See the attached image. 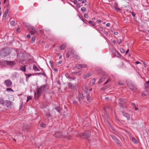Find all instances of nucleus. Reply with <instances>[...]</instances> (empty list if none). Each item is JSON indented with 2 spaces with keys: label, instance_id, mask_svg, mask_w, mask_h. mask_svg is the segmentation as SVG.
Here are the masks:
<instances>
[{
  "label": "nucleus",
  "instance_id": "a211bd4d",
  "mask_svg": "<svg viewBox=\"0 0 149 149\" xmlns=\"http://www.w3.org/2000/svg\"><path fill=\"white\" fill-rule=\"evenodd\" d=\"M149 95V91H145V92H143L142 93V95L144 96L146 95Z\"/></svg>",
  "mask_w": 149,
  "mask_h": 149
},
{
  "label": "nucleus",
  "instance_id": "f704fd0d",
  "mask_svg": "<svg viewBox=\"0 0 149 149\" xmlns=\"http://www.w3.org/2000/svg\"><path fill=\"white\" fill-rule=\"evenodd\" d=\"M79 16V18H80L81 19V20H82V21L84 22L85 24H87V23H86V21H87L86 19H83V18H81V16Z\"/></svg>",
  "mask_w": 149,
  "mask_h": 149
},
{
  "label": "nucleus",
  "instance_id": "2f4dec72",
  "mask_svg": "<svg viewBox=\"0 0 149 149\" xmlns=\"http://www.w3.org/2000/svg\"><path fill=\"white\" fill-rule=\"evenodd\" d=\"M104 80V79L103 78V77L100 79L98 82V83L99 84H101Z\"/></svg>",
  "mask_w": 149,
  "mask_h": 149
},
{
  "label": "nucleus",
  "instance_id": "bb28decb",
  "mask_svg": "<svg viewBox=\"0 0 149 149\" xmlns=\"http://www.w3.org/2000/svg\"><path fill=\"white\" fill-rule=\"evenodd\" d=\"M86 98L88 102H90V95L89 94H88L86 96Z\"/></svg>",
  "mask_w": 149,
  "mask_h": 149
},
{
  "label": "nucleus",
  "instance_id": "e2e57ef3",
  "mask_svg": "<svg viewBox=\"0 0 149 149\" xmlns=\"http://www.w3.org/2000/svg\"><path fill=\"white\" fill-rule=\"evenodd\" d=\"M118 83L119 84L122 86H123L124 85V84L121 81H119Z\"/></svg>",
  "mask_w": 149,
  "mask_h": 149
},
{
  "label": "nucleus",
  "instance_id": "f3484780",
  "mask_svg": "<svg viewBox=\"0 0 149 149\" xmlns=\"http://www.w3.org/2000/svg\"><path fill=\"white\" fill-rule=\"evenodd\" d=\"M82 89L83 91L86 93H87L88 91V89L87 88V86L85 85L84 86L82 87Z\"/></svg>",
  "mask_w": 149,
  "mask_h": 149
},
{
  "label": "nucleus",
  "instance_id": "c03bdc74",
  "mask_svg": "<svg viewBox=\"0 0 149 149\" xmlns=\"http://www.w3.org/2000/svg\"><path fill=\"white\" fill-rule=\"evenodd\" d=\"M6 90L7 91H13V92H14V91H13V89H12L11 88H7L6 89Z\"/></svg>",
  "mask_w": 149,
  "mask_h": 149
},
{
  "label": "nucleus",
  "instance_id": "de8ad7c7",
  "mask_svg": "<svg viewBox=\"0 0 149 149\" xmlns=\"http://www.w3.org/2000/svg\"><path fill=\"white\" fill-rule=\"evenodd\" d=\"M107 74H104L103 75L102 78L103 77V78L104 79V80L107 77Z\"/></svg>",
  "mask_w": 149,
  "mask_h": 149
},
{
  "label": "nucleus",
  "instance_id": "3c124183",
  "mask_svg": "<svg viewBox=\"0 0 149 149\" xmlns=\"http://www.w3.org/2000/svg\"><path fill=\"white\" fill-rule=\"evenodd\" d=\"M110 80H111V79L110 78L108 79V80H107V81L104 83V85H106L110 81Z\"/></svg>",
  "mask_w": 149,
  "mask_h": 149
},
{
  "label": "nucleus",
  "instance_id": "b1692460",
  "mask_svg": "<svg viewBox=\"0 0 149 149\" xmlns=\"http://www.w3.org/2000/svg\"><path fill=\"white\" fill-rule=\"evenodd\" d=\"M145 91H149V85L148 84H145Z\"/></svg>",
  "mask_w": 149,
  "mask_h": 149
},
{
  "label": "nucleus",
  "instance_id": "c756f323",
  "mask_svg": "<svg viewBox=\"0 0 149 149\" xmlns=\"http://www.w3.org/2000/svg\"><path fill=\"white\" fill-rule=\"evenodd\" d=\"M131 104L132 107L134 108L135 110H138V108L136 107L135 104L134 103H131Z\"/></svg>",
  "mask_w": 149,
  "mask_h": 149
},
{
  "label": "nucleus",
  "instance_id": "7ed1b4c3",
  "mask_svg": "<svg viewBox=\"0 0 149 149\" xmlns=\"http://www.w3.org/2000/svg\"><path fill=\"white\" fill-rule=\"evenodd\" d=\"M126 83L128 87L130 90L134 92L137 91V87L135 84L132 81L128 79L126 81Z\"/></svg>",
  "mask_w": 149,
  "mask_h": 149
},
{
  "label": "nucleus",
  "instance_id": "6e6552de",
  "mask_svg": "<svg viewBox=\"0 0 149 149\" xmlns=\"http://www.w3.org/2000/svg\"><path fill=\"white\" fill-rule=\"evenodd\" d=\"M12 102L9 100H6L5 103L4 105L5 107L9 108L10 107Z\"/></svg>",
  "mask_w": 149,
  "mask_h": 149
},
{
  "label": "nucleus",
  "instance_id": "9d476101",
  "mask_svg": "<svg viewBox=\"0 0 149 149\" xmlns=\"http://www.w3.org/2000/svg\"><path fill=\"white\" fill-rule=\"evenodd\" d=\"M119 104L121 106L125 105L126 103V100L122 98H120L119 99Z\"/></svg>",
  "mask_w": 149,
  "mask_h": 149
},
{
  "label": "nucleus",
  "instance_id": "69168bd1",
  "mask_svg": "<svg viewBox=\"0 0 149 149\" xmlns=\"http://www.w3.org/2000/svg\"><path fill=\"white\" fill-rule=\"evenodd\" d=\"M142 62L143 63V64L144 65V67H146V63L145 62H144L143 61H142Z\"/></svg>",
  "mask_w": 149,
  "mask_h": 149
},
{
  "label": "nucleus",
  "instance_id": "5fc2aeb1",
  "mask_svg": "<svg viewBox=\"0 0 149 149\" xmlns=\"http://www.w3.org/2000/svg\"><path fill=\"white\" fill-rule=\"evenodd\" d=\"M115 120H116L118 122H120V120H119V119L117 117H115Z\"/></svg>",
  "mask_w": 149,
  "mask_h": 149
},
{
  "label": "nucleus",
  "instance_id": "f257e3e1",
  "mask_svg": "<svg viewBox=\"0 0 149 149\" xmlns=\"http://www.w3.org/2000/svg\"><path fill=\"white\" fill-rule=\"evenodd\" d=\"M11 53V48L8 47H5L0 50V57L5 58L9 55Z\"/></svg>",
  "mask_w": 149,
  "mask_h": 149
},
{
  "label": "nucleus",
  "instance_id": "79ce46f5",
  "mask_svg": "<svg viewBox=\"0 0 149 149\" xmlns=\"http://www.w3.org/2000/svg\"><path fill=\"white\" fill-rule=\"evenodd\" d=\"M40 125L41 127H44L46 126V124H45L43 123H42L40 124Z\"/></svg>",
  "mask_w": 149,
  "mask_h": 149
},
{
  "label": "nucleus",
  "instance_id": "8fccbe9b",
  "mask_svg": "<svg viewBox=\"0 0 149 149\" xmlns=\"http://www.w3.org/2000/svg\"><path fill=\"white\" fill-rule=\"evenodd\" d=\"M82 65V68H86L87 65L86 64H81Z\"/></svg>",
  "mask_w": 149,
  "mask_h": 149
},
{
  "label": "nucleus",
  "instance_id": "1a4fd4ad",
  "mask_svg": "<svg viewBox=\"0 0 149 149\" xmlns=\"http://www.w3.org/2000/svg\"><path fill=\"white\" fill-rule=\"evenodd\" d=\"M55 136L58 138H60L62 136H63L64 137L66 138V137L65 136H63V133L62 132H56L55 133Z\"/></svg>",
  "mask_w": 149,
  "mask_h": 149
},
{
  "label": "nucleus",
  "instance_id": "864d4df0",
  "mask_svg": "<svg viewBox=\"0 0 149 149\" xmlns=\"http://www.w3.org/2000/svg\"><path fill=\"white\" fill-rule=\"evenodd\" d=\"M15 21H10V24L11 25H13L15 24Z\"/></svg>",
  "mask_w": 149,
  "mask_h": 149
},
{
  "label": "nucleus",
  "instance_id": "603ef678",
  "mask_svg": "<svg viewBox=\"0 0 149 149\" xmlns=\"http://www.w3.org/2000/svg\"><path fill=\"white\" fill-rule=\"evenodd\" d=\"M73 103L75 105H77V102L75 100H74L73 101Z\"/></svg>",
  "mask_w": 149,
  "mask_h": 149
},
{
  "label": "nucleus",
  "instance_id": "6e6d98bb",
  "mask_svg": "<svg viewBox=\"0 0 149 149\" xmlns=\"http://www.w3.org/2000/svg\"><path fill=\"white\" fill-rule=\"evenodd\" d=\"M49 63H50V64H51V66L52 67L53 66V61H49Z\"/></svg>",
  "mask_w": 149,
  "mask_h": 149
},
{
  "label": "nucleus",
  "instance_id": "ea45409f",
  "mask_svg": "<svg viewBox=\"0 0 149 149\" xmlns=\"http://www.w3.org/2000/svg\"><path fill=\"white\" fill-rule=\"evenodd\" d=\"M60 108L59 107H57L55 108V110L59 113H60Z\"/></svg>",
  "mask_w": 149,
  "mask_h": 149
},
{
  "label": "nucleus",
  "instance_id": "20e7f679",
  "mask_svg": "<svg viewBox=\"0 0 149 149\" xmlns=\"http://www.w3.org/2000/svg\"><path fill=\"white\" fill-rule=\"evenodd\" d=\"M90 133L89 132H85L81 134L78 133L77 136L78 137H79L82 138L83 136L84 138H88L90 136Z\"/></svg>",
  "mask_w": 149,
  "mask_h": 149
},
{
  "label": "nucleus",
  "instance_id": "a18cd8bd",
  "mask_svg": "<svg viewBox=\"0 0 149 149\" xmlns=\"http://www.w3.org/2000/svg\"><path fill=\"white\" fill-rule=\"evenodd\" d=\"M31 75V74H25L26 77L27 78H28L29 77H30Z\"/></svg>",
  "mask_w": 149,
  "mask_h": 149
},
{
  "label": "nucleus",
  "instance_id": "423d86ee",
  "mask_svg": "<svg viewBox=\"0 0 149 149\" xmlns=\"http://www.w3.org/2000/svg\"><path fill=\"white\" fill-rule=\"evenodd\" d=\"M30 31L31 34V35H33L35 33H36L37 29H35L33 26H31L28 29Z\"/></svg>",
  "mask_w": 149,
  "mask_h": 149
},
{
  "label": "nucleus",
  "instance_id": "4c0bfd02",
  "mask_svg": "<svg viewBox=\"0 0 149 149\" xmlns=\"http://www.w3.org/2000/svg\"><path fill=\"white\" fill-rule=\"evenodd\" d=\"M120 51L121 53H123L125 52V50L124 49L121 48L120 49Z\"/></svg>",
  "mask_w": 149,
  "mask_h": 149
},
{
  "label": "nucleus",
  "instance_id": "72a5a7b5",
  "mask_svg": "<svg viewBox=\"0 0 149 149\" xmlns=\"http://www.w3.org/2000/svg\"><path fill=\"white\" fill-rule=\"evenodd\" d=\"M20 69L23 72H24L26 71V68L25 66H23L21 67Z\"/></svg>",
  "mask_w": 149,
  "mask_h": 149
},
{
  "label": "nucleus",
  "instance_id": "cd10ccee",
  "mask_svg": "<svg viewBox=\"0 0 149 149\" xmlns=\"http://www.w3.org/2000/svg\"><path fill=\"white\" fill-rule=\"evenodd\" d=\"M33 69L35 71H39V70L37 68V66L35 65H34L33 66Z\"/></svg>",
  "mask_w": 149,
  "mask_h": 149
},
{
  "label": "nucleus",
  "instance_id": "4d7b16f0",
  "mask_svg": "<svg viewBox=\"0 0 149 149\" xmlns=\"http://www.w3.org/2000/svg\"><path fill=\"white\" fill-rule=\"evenodd\" d=\"M23 129H24L25 130H26V129H27L28 128V127H27L25 125H24L23 126Z\"/></svg>",
  "mask_w": 149,
  "mask_h": 149
},
{
  "label": "nucleus",
  "instance_id": "774afa93",
  "mask_svg": "<svg viewBox=\"0 0 149 149\" xmlns=\"http://www.w3.org/2000/svg\"><path fill=\"white\" fill-rule=\"evenodd\" d=\"M132 16L134 17L135 16V14L133 12L132 13Z\"/></svg>",
  "mask_w": 149,
  "mask_h": 149
},
{
  "label": "nucleus",
  "instance_id": "49530a36",
  "mask_svg": "<svg viewBox=\"0 0 149 149\" xmlns=\"http://www.w3.org/2000/svg\"><path fill=\"white\" fill-rule=\"evenodd\" d=\"M65 77H66L67 78H68V79H70V78H70V77H69V74H68V73H66L65 74Z\"/></svg>",
  "mask_w": 149,
  "mask_h": 149
},
{
  "label": "nucleus",
  "instance_id": "58836bf2",
  "mask_svg": "<svg viewBox=\"0 0 149 149\" xmlns=\"http://www.w3.org/2000/svg\"><path fill=\"white\" fill-rule=\"evenodd\" d=\"M86 9L85 7H82L81 8V10L82 12H84L86 11Z\"/></svg>",
  "mask_w": 149,
  "mask_h": 149
},
{
  "label": "nucleus",
  "instance_id": "f8f14e48",
  "mask_svg": "<svg viewBox=\"0 0 149 149\" xmlns=\"http://www.w3.org/2000/svg\"><path fill=\"white\" fill-rule=\"evenodd\" d=\"M122 112L123 116L126 117L128 120H130V116L129 114L123 111H122Z\"/></svg>",
  "mask_w": 149,
  "mask_h": 149
},
{
  "label": "nucleus",
  "instance_id": "a878e982",
  "mask_svg": "<svg viewBox=\"0 0 149 149\" xmlns=\"http://www.w3.org/2000/svg\"><path fill=\"white\" fill-rule=\"evenodd\" d=\"M73 56L75 58L77 59V60H78L80 59V57L79 56L76 54H75Z\"/></svg>",
  "mask_w": 149,
  "mask_h": 149
},
{
  "label": "nucleus",
  "instance_id": "2eb2a0df",
  "mask_svg": "<svg viewBox=\"0 0 149 149\" xmlns=\"http://www.w3.org/2000/svg\"><path fill=\"white\" fill-rule=\"evenodd\" d=\"M6 100H4L2 98H0V104L4 106Z\"/></svg>",
  "mask_w": 149,
  "mask_h": 149
},
{
  "label": "nucleus",
  "instance_id": "13d9d810",
  "mask_svg": "<svg viewBox=\"0 0 149 149\" xmlns=\"http://www.w3.org/2000/svg\"><path fill=\"white\" fill-rule=\"evenodd\" d=\"M70 53H69L68 52L67 53V54H66V57L67 58H68L69 56H70Z\"/></svg>",
  "mask_w": 149,
  "mask_h": 149
},
{
  "label": "nucleus",
  "instance_id": "bf43d9fd",
  "mask_svg": "<svg viewBox=\"0 0 149 149\" xmlns=\"http://www.w3.org/2000/svg\"><path fill=\"white\" fill-rule=\"evenodd\" d=\"M76 7L78 8H80V7H81V6H80V4H79V3H77V5H76Z\"/></svg>",
  "mask_w": 149,
  "mask_h": 149
},
{
  "label": "nucleus",
  "instance_id": "473e14b6",
  "mask_svg": "<svg viewBox=\"0 0 149 149\" xmlns=\"http://www.w3.org/2000/svg\"><path fill=\"white\" fill-rule=\"evenodd\" d=\"M8 9H6V10L5 11V13L4 14L3 16L4 17H6L7 15L8 14Z\"/></svg>",
  "mask_w": 149,
  "mask_h": 149
},
{
  "label": "nucleus",
  "instance_id": "9b49d317",
  "mask_svg": "<svg viewBox=\"0 0 149 149\" xmlns=\"http://www.w3.org/2000/svg\"><path fill=\"white\" fill-rule=\"evenodd\" d=\"M7 65L9 66H13L15 64V62L14 61H5Z\"/></svg>",
  "mask_w": 149,
  "mask_h": 149
},
{
  "label": "nucleus",
  "instance_id": "ddd939ff",
  "mask_svg": "<svg viewBox=\"0 0 149 149\" xmlns=\"http://www.w3.org/2000/svg\"><path fill=\"white\" fill-rule=\"evenodd\" d=\"M113 54L115 56L118 58H119L121 57V55L119 53V52L117 51H116Z\"/></svg>",
  "mask_w": 149,
  "mask_h": 149
},
{
  "label": "nucleus",
  "instance_id": "f03ea898",
  "mask_svg": "<svg viewBox=\"0 0 149 149\" xmlns=\"http://www.w3.org/2000/svg\"><path fill=\"white\" fill-rule=\"evenodd\" d=\"M46 87L47 85H42L40 88H37V93H35L34 95L35 99L37 100L38 98L42 92L45 90Z\"/></svg>",
  "mask_w": 149,
  "mask_h": 149
},
{
  "label": "nucleus",
  "instance_id": "052dcab7",
  "mask_svg": "<svg viewBox=\"0 0 149 149\" xmlns=\"http://www.w3.org/2000/svg\"><path fill=\"white\" fill-rule=\"evenodd\" d=\"M118 42L119 45H120L121 42V39H118Z\"/></svg>",
  "mask_w": 149,
  "mask_h": 149
},
{
  "label": "nucleus",
  "instance_id": "4be33fe9",
  "mask_svg": "<svg viewBox=\"0 0 149 149\" xmlns=\"http://www.w3.org/2000/svg\"><path fill=\"white\" fill-rule=\"evenodd\" d=\"M75 68L79 70L82 68V65L81 64H77L76 65Z\"/></svg>",
  "mask_w": 149,
  "mask_h": 149
},
{
  "label": "nucleus",
  "instance_id": "39448f33",
  "mask_svg": "<svg viewBox=\"0 0 149 149\" xmlns=\"http://www.w3.org/2000/svg\"><path fill=\"white\" fill-rule=\"evenodd\" d=\"M111 137L114 141L115 142L118 144L120 146H122V144L121 143L120 141L117 139L115 136H114L113 135L111 134L110 135Z\"/></svg>",
  "mask_w": 149,
  "mask_h": 149
},
{
  "label": "nucleus",
  "instance_id": "338daca9",
  "mask_svg": "<svg viewBox=\"0 0 149 149\" xmlns=\"http://www.w3.org/2000/svg\"><path fill=\"white\" fill-rule=\"evenodd\" d=\"M62 61H59L57 63V65H59L61 63H62Z\"/></svg>",
  "mask_w": 149,
  "mask_h": 149
},
{
  "label": "nucleus",
  "instance_id": "6ab92c4d",
  "mask_svg": "<svg viewBox=\"0 0 149 149\" xmlns=\"http://www.w3.org/2000/svg\"><path fill=\"white\" fill-rule=\"evenodd\" d=\"M66 46V44L65 43H64L62 44L61 46L60 47V48L61 49V50H64Z\"/></svg>",
  "mask_w": 149,
  "mask_h": 149
},
{
  "label": "nucleus",
  "instance_id": "e433bc0d",
  "mask_svg": "<svg viewBox=\"0 0 149 149\" xmlns=\"http://www.w3.org/2000/svg\"><path fill=\"white\" fill-rule=\"evenodd\" d=\"M32 99V97L30 96H27V99L26 100V102H28L29 101L31 100Z\"/></svg>",
  "mask_w": 149,
  "mask_h": 149
},
{
  "label": "nucleus",
  "instance_id": "393cba45",
  "mask_svg": "<svg viewBox=\"0 0 149 149\" xmlns=\"http://www.w3.org/2000/svg\"><path fill=\"white\" fill-rule=\"evenodd\" d=\"M83 95L81 94H80L78 95V97L79 98V100L80 102H81V100L82 99V97L83 96Z\"/></svg>",
  "mask_w": 149,
  "mask_h": 149
},
{
  "label": "nucleus",
  "instance_id": "5701e85b",
  "mask_svg": "<svg viewBox=\"0 0 149 149\" xmlns=\"http://www.w3.org/2000/svg\"><path fill=\"white\" fill-rule=\"evenodd\" d=\"M95 81L94 79H92L90 81V84L91 85H93L95 82Z\"/></svg>",
  "mask_w": 149,
  "mask_h": 149
},
{
  "label": "nucleus",
  "instance_id": "c85d7f7f",
  "mask_svg": "<svg viewBox=\"0 0 149 149\" xmlns=\"http://www.w3.org/2000/svg\"><path fill=\"white\" fill-rule=\"evenodd\" d=\"M115 4L116 5V6L117 5V3H115ZM114 8L117 11H119L120 10V9L119 8L116 7V6H115L114 7Z\"/></svg>",
  "mask_w": 149,
  "mask_h": 149
},
{
  "label": "nucleus",
  "instance_id": "680f3d73",
  "mask_svg": "<svg viewBox=\"0 0 149 149\" xmlns=\"http://www.w3.org/2000/svg\"><path fill=\"white\" fill-rule=\"evenodd\" d=\"M84 17L86 18H87L88 17V16L87 14H85L84 15Z\"/></svg>",
  "mask_w": 149,
  "mask_h": 149
},
{
  "label": "nucleus",
  "instance_id": "dca6fc26",
  "mask_svg": "<svg viewBox=\"0 0 149 149\" xmlns=\"http://www.w3.org/2000/svg\"><path fill=\"white\" fill-rule=\"evenodd\" d=\"M110 50L113 54L116 52V51L115 48L113 46H112L111 48L110 49Z\"/></svg>",
  "mask_w": 149,
  "mask_h": 149
},
{
  "label": "nucleus",
  "instance_id": "4468645a",
  "mask_svg": "<svg viewBox=\"0 0 149 149\" xmlns=\"http://www.w3.org/2000/svg\"><path fill=\"white\" fill-rule=\"evenodd\" d=\"M68 52L70 54H72V55H74L75 54V53L74 50L72 49H70L68 51Z\"/></svg>",
  "mask_w": 149,
  "mask_h": 149
},
{
  "label": "nucleus",
  "instance_id": "09e8293b",
  "mask_svg": "<svg viewBox=\"0 0 149 149\" xmlns=\"http://www.w3.org/2000/svg\"><path fill=\"white\" fill-rule=\"evenodd\" d=\"M45 115L48 118H49L51 116L49 112L46 113Z\"/></svg>",
  "mask_w": 149,
  "mask_h": 149
},
{
  "label": "nucleus",
  "instance_id": "0e129e2a",
  "mask_svg": "<svg viewBox=\"0 0 149 149\" xmlns=\"http://www.w3.org/2000/svg\"><path fill=\"white\" fill-rule=\"evenodd\" d=\"M104 33L106 35H108L109 34L108 32L106 31H104Z\"/></svg>",
  "mask_w": 149,
  "mask_h": 149
},
{
  "label": "nucleus",
  "instance_id": "37998d69",
  "mask_svg": "<svg viewBox=\"0 0 149 149\" xmlns=\"http://www.w3.org/2000/svg\"><path fill=\"white\" fill-rule=\"evenodd\" d=\"M68 86L70 88H72L73 87L72 86V85L71 83H69L68 84Z\"/></svg>",
  "mask_w": 149,
  "mask_h": 149
},
{
  "label": "nucleus",
  "instance_id": "0eeeda50",
  "mask_svg": "<svg viewBox=\"0 0 149 149\" xmlns=\"http://www.w3.org/2000/svg\"><path fill=\"white\" fill-rule=\"evenodd\" d=\"M4 84L7 87H9L11 86L12 82L10 79H7L5 80L4 82Z\"/></svg>",
  "mask_w": 149,
  "mask_h": 149
},
{
  "label": "nucleus",
  "instance_id": "c9c22d12",
  "mask_svg": "<svg viewBox=\"0 0 149 149\" xmlns=\"http://www.w3.org/2000/svg\"><path fill=\"white\" fill-rule=\"evenodd\" d=\"M132 141L133 142V143H137L136 140L134 137H132Z\"/></svg>",
  "mask_w": 149,
  "mask_h": 149
},
{
  "label": "nucleus",
  "instance_id": "a19ab883",
  "mask_svg": "<svg viewBox=\"0 0 149 149\" xmlns=\"http://www.w3.org/2000/svg\"><path fill=\"white\" fill-rule=\"evenodd\" d=\"M35 36H33L32 39H31V41L32 42H35Z\"/></svg>",
  "mask_w": 149,
  "mask_h": 149
},
{
  "label": "nucleus",
  "instance_id": "7c9ffc66",
  "mask_svg": "<svg viewBox=\"0 0 149 149\" xmlns=\"http://www.w3.org/2000/svg\"><path fill=\"white\" fill-rule=\"evenodd\" d=\"M90 24L93 26H95V23L92 21H90L88 22Z\"/></svg>",
  "mask_w": 149,
  "mask_h": 149
},
{
  "label": "nucleus",
  "instance_id": "aec40b11",
  "mask_svg": "<svg viewBox=\"0 0 149 149\" xmlns=\"http://www.w3.org/2000/svg\"><path fill=\"white\" fill-rule=\"evenodd\" d=\"M23 24L25 26L27 27L28 29L31 26L30 24L27 22H24Z\"/></svg>",
  "mask_w": 149,
  "mask_h": 149
},
{
  "label": "nucleus",
  "instance_id": "412c9836",
  "mask_svg": "<svg viewBox=\"0 0 149 149\" xmlns=\"http://www.w3.org/2000/svg\"><path fill=\"white\" fill-rule=\"evenodd\" d=\"M91 75V74L90 73H88L86 74L83 77L84 79H86Z\"/></svg>",
  "mask_w": 149,
  "mask_h": 149
}]
</instances>
